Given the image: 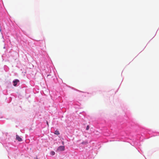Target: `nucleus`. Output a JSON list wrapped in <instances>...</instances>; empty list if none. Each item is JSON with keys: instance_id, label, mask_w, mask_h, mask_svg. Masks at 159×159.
Instances as JSON below:
<instances>
[{"instance_id": "nucleus-1", "label": "nucleus", "mask_w": 159, "mask_h": 159, "mask_svg": "<svg viewBox=\"0 0 159 159\" xmlns=\"http://www.w3.org/2000/svg\"><path fill=\"white\" fill-rule=\"evenodd\" d=\"M65 150L64 146H60L58 148V150L60 151H63Z\"/></svg>"}, {"instance_id": "nucleus-2", "label": "nucleus", "mask_w": 159, "mask_h": 159, "mask_svg": "<svg viewBox=\"0 0 159 159\" xmlns=\"http://www.w3.org/2000/svg\"><path fill=\"white\" fill-rule=\"evenodd\" d=\"M19 81L18 80L16 79L15 80L13 81V83H14L13 85L14 86H16L17 85V84L18 82H19Z\"/></svg>"}, {"instance_id": "nucleus-3", "label": "nucleus", "mask_w": 159, "mask_h": 159, "mask_svg": "<svg viewBox=\"0 0 159 159\" xmlns=\"http://www.w3.org/2000/svg\"><path fill=\"white\" fill-rule=\"evenodd\" d=\"M16 139L18 140L19 141H22L21 138L19 137L18 135H16Z\"/></svg>"}, {"instance_id": "nucleus-4", "label": "nucleus", "mask_w": 159, "mask_h": 159, "mask_svg": "<svg viewBox=\"0 0 159 159\" xmlns=\"http://www.w3.org/2000/svg\"><path fill=\"white\" fill-rule=\"evenodd\" d=\"M54 134L56 135H59L60 134V133L58 130H56L55 131Z\"/></svg>"}, {"instance_id": "nucleus-5", "label": "nucleus", "mask_w": 159, "mask_h": 159, "mask_svg": "<svg viewBox=\"0 0 159 159\" xmlns=\"http://www.w3.org/2000/svg\"><path fill=\"white\" fill-rule=\"evenodd\" d=\"M50 154L52 155L53 156L55 154V152L53 151H52L51 152Z\"/></svg>"}, {"instance_id": "nucleus-6", "label": "nucleus", "mask_w": 159, "mask_h": 159, "mask_svg": "<svg viewBox=\"0 0 159 159\" xmlns=\"http://www.w3.org/2000/svg\"><path fill=\"white\" fill-rule=\"evenodd\" d=\"M89 126L88 125H87V127H86V130H88L89 129Z\"/></svg>"}, {"instance_id": "nucleus-7", "label": "nucleus", "mask_w": 159, "mask_h": 159, "mask_svg": "<svg viewBox=\"0 0 159 159\" xmlns=\"http://www.w3.org/2000/svg\"><path fill=\"white\" fill-rule=\"evenodd\" d=\"M46 123H47V124L48 126H49V125H48V121H46Z\"/></svg>"}, {"instance_id": "nucleus-8", "label": "nucleus", "mask_w": 159, "mask_h": 159, "mask_svg": "<svg viewBox=\"0 0 159 159\" xmlns=\"http://www.w3.org/2000/svg\"><path fill=\"white\" fill-rule=\"evenodd\" d=\"M62 144L63 145H64V142L63 141H62Z\"/></svg>"}, {"instance_id": "nucleus-9", "label": "nucleus", "mask_w": 159, "mask_h": 159, "mask_svg": "<svg viewBox=\"0 0 159 159\" xmlns=\"http://www.w3.org/2000/svg\"><path fill=\"white\" fill-rule=\"evenodd\" d=\"M1 31V29H0V31Z\"/></svg>"}]
</instances>
